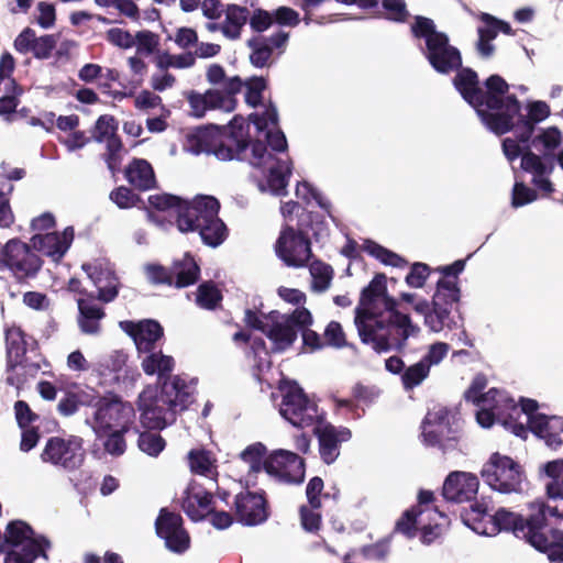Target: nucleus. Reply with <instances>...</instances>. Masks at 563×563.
Segmentation results:
<instances>
[{
    "label": "nucleus",
    "mask_w": 563,
    "mask_h": 563,
    "mask_svg": "<svg viewBox=\"0 0 563 563\" xmlns=\"http://www.w3.org/2000/svg\"><path fill=\"white\" fill-rule=\"evenodd\" d=\"M411 33L416 38H424V56L431 67L439 74L449 75L456 71L453 86L463 100L470 104L485 120H489L494 128L499 129L504 123L503 115L489 114L483 108H497L499 98L510 89L509 84L498 74L488 76L481 82L478 74L471 67H463L462 55L459 48L450 44V38L444 32L437 30L432 19L417 15L411 24Z\"/></svg>",
    "instance_id": "nucleus-1"
},
{
    "label": "nucleus",
    "mask_w": 563,
    "mask_h": 563,
    "mask_svg": "<svg viewBox=\"0 0 563 563\" xmlns=\"http://www.w3.org/2000/svg\"><path fill=\"white\" fill-rule=\"evenodd\" d=\"M387 277L377 273L363 288L355 309V325L361 341L377 352L402 351L409 336L419 332L408 313H401L397 300L387 294Z\"/></svg>",
    "instance_id": "nucleus-2"
},
{
    "label": "nucleus",
    "mask_w": 563,
    "mask_h": 563,
    "mask_svg": "<svg viewBox=\"0 0 563 563\" xmlns=\"http://www.w3.org/2000/svg\"><path fill=\"white\" fill-rule=\"evenodd\" d=\"M194 401L188 385L179 375L158 386H146L139 395L140 422L146 430H163L176 420V412Z\"/></svg>",
    "instance_id": "nucleus-3"
},
{
    "label": "nucleus",
    "mask_w": 563,
    "mask_h": 563,
    "mask_svg": "<svg viewBox=\"0 0 563 563\" xmlns=\"http://www.w3.org/2000/svg\"><path fill=\"white\" fill-rule=\"evenodd\" d=\"M465 264L466 260H456L450 265L434 268V272L441 274V278L437 282L431 302L432 308L427 300H422L413 307L416 312L424 316V324L433 332L444 329L453 330L462 325L461 316L456 320L452 311L461 299L459 275L464 271Z\"/></svg>",
    "instance_id": "nucleus-4"
},
{
    "label": "nucleus",
    "mask_w": 563,
    "mask_h": 563,
    "mask_svg": "<svg viewBox=\"0 0 563 563\" xmlns=\"http://www.w3.org/2000/svg\"><path fill=\"white\" fill-rule=\"evenodd\" d=\"M82 269L92 279L98 292L89 294L88 298L77 299V323L84 334L98 335L102 329L101 321L106 317V311L96 300L104 303L113 301L118 297L120 282L113 273L90 264H84Z\"/></svg>",
    "instance_id": "nucleus-5"
},
{
    "label": "nucleus",
    "mask_w": 563,
    "mask_h": 563,
    "mask_svg": "<svg viewBox=\"0 0 563 563\" xmlns=\"http://www.w3.org/2000/svg\"><path fill=\"white\" fill-rule=\"evenodd\" d=\"M210 200H218L211 196H198L192 200L183 199L172 194H156L148 197V203L157 211L174 210L177 214V228L181 232H195L207 219Z\"/></svg>",
    "instance_id": "nucleus-6"
},
{
    "label": "nucleus",
    "mask_w": 563,
    "mask_h": 563,
    "mask_svg": "<svg viewBox=\"0 0 563 563\" xmlns=\"http://www.w3.org/2000/svg\"><path fill=\"white\" fill-rule=\"evenodd\" d=\"M282 393L279 412L294 427L305 429L316 427L323 420L317 402L308 397L297 382L283 379L278 384Z\"/></svg>",
    "instance_id": "nucleus-7"
},
{
    "label": "nucleus",
    "mask_w": 563,
    "mask_h": 563,
    "mask_svg": "<svg viewBox=\"0 0 563 563\" xmlns=\"http://www.w3.org/2000/svg\"><path fill=\"white\" fill-rule=\"evenodd\" d=\"M43 264L44 261L33 246L19 238L8 240L0 247V272H9L20 284L34 279Z\"/></svg>",
    "instance_id": "nucleus-8"
},
{
    "label": "nucleus",
    "mask_w": 563,
    "mask_h": 563,
    "mask_svg": "<svg viewBox=\"0 0 563 563\" xmlns=\"http://www.w3.org/2000/svg\"><path fill=\"white\" fill-rule=\"evenodd\" d=\"M500 104L497 108H489L486 104L481 106L484 111L486 110L493 115H503L504 123L499 129L494 128L489 120H485L482 115H478L484 125L496 135H504L510 131H515L517 141L523 145H531L532 135L536 131V126L525 119V115L520 113L521 103L517 96L509 93V89L499 98Z\"/></svg>",
    "instance_id": "nucleus-9"
},
{
    "label": "nucleus",
    "mask_w": 563,
    "mask_h": 563,
    "mask_svg": "<svg viewBox=\"0 0 563 563\" xmlns=\"http://www.w3.org/2000/svg\"><path fill=\"white\" fill-rule=\"evenodd\" d=\"M481 475L487 485L503 494L519 493L525 478L522 466L498 452L493 453L483 465Z\"/></svg>",
    "instance_id": "nucleus-10"
},
{
    "label": "nucleus",
    "mask_w": 563,
    "mask_h": 563,
    "mask_svg": "<svg viewBox=\"0 0 563 563\" xmlns=\"http://www.w3.org/2000/svg\"><path fill=\"white\" fill-rule=\"evenodd\" d=\"M86 459L84 440L78 435L51 437L41 453L44 463L54 465L66 472L80 468Z\"/></svg>",
    "instance_id": "nucleus-11"
},
{
    "label": "nucleus",
    "mask_w": 563,
    "mask_h": 563,
    "mask_svg": "<svg viewBox=\"0 0 563 563\" xmlns=\"http://www.w3.org/2000/svg\"><path fill=\"white\" fill-rule=\"evenodd\" d=\"M264 471L276 481L286 484H300L305 479V460L288 450H275L263 462Z\"/></svg>",
    "instance_id": "nucleus-12"
},
{
    "label": "nucleus",
    "mask_w": 563,
    "mask_h": 563,
    "mask_svg": "<svg viewBox=\"0 0 563 563\" xmlns=\"http://www.w3.org/2000/svg\"><path fill=\"white\" fill-rule=\"evenodd\" d=\"M155 531L173 553L183 554L190 548L189 532L184 527L183 517L177 512L162 508L155 520Z\"/></svg>",
    "instance_id": "nucleus-13"
},
{
    "label": "nucleus",
    "mask_w": 563,
    "mask_h": 563,
    "mask_svg": "<svg viewBox=\"0 0 563 563\" xmlns=\"http://www.w3.org/2000/svg\"><path fill=\"white\" fill-rule=\"evenodd\" d=\"M276 255L289 267H303L312 256L310 239L296 234L291 225L283 227L275 243Z\"/></svg>",
    "instance_id": "nucleus-14"
},
{
    "label": "nucleus",
    "mask_w": 563,
    "mask_h": 563,
    "mask_svg": "<svg viewBox=\"0 0 563 563\" xmlns=\"http://www.w3.org/2000/svg\"><path fill=\"white\" fill-rule=\"evenodd\" d=\"M233 514L235 520L247 527L264 523L271 516L269 504L264 492H240L234 496Z\"/></svg>",
    "instance_id": "nucleus-15"
},
{
    "label": "nucleus",
    "mask_w": 563,
    "mask_h": 563,
    "mask_svg": "<svg viewBox=\"0 0 563 563\" xmlns=\"http://www.w3.org/2000/svg\"><path fill=\"white\" fill-rule=\"evenodd\" d=\"M96 407L95 420L101 430L131 428L135 410L130 402L123 401L119 396L102 397Z\"/></svg>",
    "instance_id": "nucleus-16"
},
{
    "label": "nucleus",
    "mask_w": 563,
    "mask_h": 563,
    "mask_svg": "<svg viewBox=\"0 0 563 563\" xmlns=\"http://www.w3.org/2000/svg\"><path fill=\"white\" fill-rule=\"evenodd\" d=\"M189 150L194 154H213L221 161L232 159V150L228 146L220 128L214 124L198 128L187 137Z\"/></svg>",
    "instance_id": "nucleus-17"
},
{
    "label": "nucleus",
    "mask_w": 563,
    "mask_h": 563,
    "mask_svg": "<svg viewBox=\"0 0 563 563\" xmlns=\"http://www.w3.org/2000/svg\"><path fill=\"white\" fill-rule=\"evenodd\" d=\"M313 431L318 439L320 459L328 465L334 463L339 457L341 444L352 438L349 428H338L331 423H318Z\"/></svg>",
    "instance_id": "nucleus-18"
},
{
    "label": "nucleus",
    "mask_w": 563,
    "mask_h": 563,
    "mask_svg": "<svg viewBox=\"0 0 563 563\" xmlns=\"http://www.w3.org/2000/svg\"><path fill=\"white\" fill-rule=\"evenodd\" d=\"M479 487L478 477L472 473L454 471L445 478L442 496L446 501L462 504L476 499Z\"/></svg>",
    "instance_id": "nucleus-19"
},
{
    "label": "nucleus",
    "mask_w": 563,
    "mask_h": 563,
    "mask_svg": "<svg viewBox=\"0 0 563 563\" xmlns=\"http://www.w3.org/2000/svg\"><path fill=\"white\" fill-rule=\"evenodd\" d=\"M505 408L508 412V419L504 420V427L515 435L526 439L528 431L531 429V419L539 415L537 412L538 401L522 397L520 398V407H518L514 399L506 396Z\"/></svg>",
    "instance_id": "nucleus-20"
},
{
    "label": "nucleus",
    "mask_w": 563,
    "mask_h": 563,
    "mask_svg": "<svg viewBox=\"0 0 563 563\" xmlns=\"http://www.w3.org/2000/svg\"><path fill=\"white\" fill-rule=\"evenodd\" d=\"M74 236V228L67 227L63 232L36 233L31 238V242L33 249L58 262L67 253Z\"/></svg>",
    "instance_id": "nucleus-21"
},
{
    "label": "nucleus",
    "mask_w": 563,
    "mask_h": 563,
    "mask_svg": "<svg viewBox=\"0 0 563 563\" xmlns=\"http://www.w3.org/2000/svg\"><path fill=\"white\" fill-rule=\"evenodd\" d=\"M187 100L189 102L191 114L196 118H202L208 110L225 109L230 112L235 107V99L225 98L222 91L209 89L203 95L191 91Z\"/></svg>",
    "instance_id": "nucleus-22"
},
{
    "label": "nucleus",
    "mask_w": 563,
    "mask_h": 563,
    "mask_svg": "<svg viewBox=\"0 0 563 563\" xmlns=\"http://www.w3.org/2000/svg\"><path fill=\"white\" fill-rule=\"evenodd\" d=\"M213 495L201 486H191L185 490L181 508L192 521L203 520L212 509Z\"/></svg>",
    "instance_id": "nucleus-23"
},
{
    "label": "nucleus",
    "mask_w": 563,
    "mask_h": 563,
    "mask_svg": "<svg viewBox=\"0 0 563 563\" xmlns=\"http://www.w3.org/2000/svg\"><path fill=\"white\" fill-rule=\"evenodd\" d=\"M207 207V219L201 223L198 230L202 242L211 247H217L224 242L228 236V228L224 222L219 218L220 202L218 200H210Z\"/></svg>",
    "instance_id": "nucleus-24"
},
{
    "label": "nucleus",
    "mask_w": 563,
    "mask_h": 563,
    "mask_svg": "<svg viewBox=\"0 0 563 563\" xmlns=\"http://www.w3.org/2000/svg\"><path fill=\"white\" fill-rule=\"evenodd\" d=\"M530 431L538 438L543 439L547 445L556 449L563 443L560 437L563 432V418L538 415L531 419Z\"/></svg>",
    "instance_id": "nucleus-25"
},
{
    "label": "nucleus",
    "mask_w": 563,
    "mask_h": 563,
    "mask_svg": "<svg viewBox=\"0 0 563 563\" xmlns=\"http://www.w3.org/2000/svg\"><path fill=\"white\" fill-rule=\"evenodd\" d=\"M7 372L23 367L26 354V334L16 325L5 329Z\"/></svg>",
    "instance_id": "nucleus-26"
},
{
    "label": "nucleus",
    "mask_w": 563,
    "mask_h": 563,
    "mask_svg": "<svg viewBox=\"0 0 563 563\" xmlns=\"http://www.w3.org/2000/svg\"><path fill=\"white\" fill-rule=\"evenodd\" d=\"M456 421L451 415V410L443 406H437L430 409L422 421V437L424 443H434L438 437L449 424Z\"/></svg>",
    "instance_id": "nucleus-27"
},
{
    "label": "nucleus",
    "mask_w": 563,
    "mask_h": 563,
    "mask_svg": "<svg viewBox=\"0 0 563 563\" xmlns=\"http://www.w3.org/2000/svg\"><path fill=\"white\" fill-rule=\"evenodd\" d=\"M124 177L139 191L153 189L156 185L154 169L144 158H133L124 169Z\"/></svg>",
    "instance_id": "nucleus-28"
},
{
    "label": "nucleus",
    "mask_w": 563,
    "mask_h": 563,
    "mask_svg": "<svg viewBox=\"0 0 563 563\" xmlns=\"http://www.w3.org/2000/svg\"><path fill=\"white\" fill-rule=\"evenodd\" d=\"M146 354L141 361L143 372L148 375H157L161 385L164 382H170V375L175 367V360L170 355H165L161 350L144 352Z\"/></svg>",
    "instance_id": "nucleus-29"
},
{
    "label": "nucleus",
    "mask_w": 563,
    "mask_h": 563,
    "mask_svg": "<svg viewBox=\"0 0 563 563\" xmlns=\"http://www.w3.org/2000/svg\"><path fill=\"white\" fill-rule=\"evenodd\" d=\"M229 129V134L223 137L232 150V159H243L250 147L249 124L242 117L235 115L230 121Z\"/></svg>",
    "instance_id": "nucleus-30"
},
{
    "label": "nucleus",
    "mask_w": 563,
    "mask_h": 563,
    "mask_svg": "<svg viewBox=\"0 0 563 563\" xmlns=\"http://www.w3.org/2000/svg\"><path fill=\"white\" fill-rule=\"evenodd\" d=\"M551 538L550 541L543 532H532L529 543L538 551L547 553L550 561L563 562V531L552 529Z\"/></svg>",
    "instance_id": "nucleus-31"
},
{
    "label": "nucleus",
    "mask_w": 563,
    "mask_h": 563,
    "mask_svg": "<svg viewBox=\"0 0 563 563\" xmlns=\"http://www.w3.org/2000/svg\"><path fill=\"white\" fill-rule=\"evenodd\" d=\"M265 335L272 342V353H283L289 350L298 338V330L285 321H274L265 331Z\"/></svg>",
    "instance_id": "nucleus-32"
},
{
    "label": "nucleus",
    "mask_w": 563,
    "mask_h": 563,
    "mask_svg": "<svg viewBox=\"0 0 563 563\" xmlns=\"http://www.w3.org/2000/svg\"><path fill=\"white\" fill-rule=\"evenodd\" d=\"M173 286L185 288L194 285L200 274V268L195 258L186 253L181 260H176L172 264Z\"/></svg>",
    "instance_id": "nucleus-33"
},
{
    "label": "nucleus",
    "mask_w": 563,
    "mask_h": 563,
    "mask_svg": "<svg viewBox=\"0 0 563 563\" xmlns=\"http://www.w3.org/2000/svg\"><path fill=\"white\" fill-rule=\"evenodd\" d=\"M493 522L498 530L511 531L516 537H523L529 542L528 518L525 519L521 515L500 508L493 516Z\"/></svg>",
    "instance_id": "nucleus-34"
},
{
    "label": "nucleus",
    "mask_w": 563,
    "mask_h": 563,
    "mask_svg": "<svg viewBox=\"0 0 563 563\" xmlns=\"http://www.w3.org/2000/svg\"><path fill=\"white\" fill-rule=\"evenodd\" d=\"M250 11L246 7L238 4H228L225 9V21L221 25V32L231 40H238L241 36L242 27L249 20Z\"/></svg>",
    "instance_id": "nucleus-35"
},
{
    "label": "nucleus",
    "mask_w": 563,
    "mask_h": 563,
    "mask_svg": "<svg viewBox=\"0 0 563 563\" xmlns=\"http://www.w3.org/2000/svg\"><path fill=\"white\" fill-rule=\"evenodd\" d=\"M487 386V378L484 374H477L468 388L464 393V399L466 401L473 402L476 406L486 405V402L497 401L498 397L505 396L496 388H490L487 393H483V390Z\"/></svg>",
    "instance_id": "nucleus-36"
},
{
    "label": "nucleus",
    "mask_w": 563,
    "mask_h": 563,
    "mask_svg": "<svg viewBox=\"0 0 563 563\" xmlns=\"http://www.w3.org/2000/svg\"><path fill=\"white\" fill-rule=\"evenodd\" d=\"M164 336V329L161 323L153 319L142 320V327L137 335L135 346L137 352H152L156 343Z\"/></svg>",
    "instance_id": "nucleus-37"
},
{
    "label": "nucleus",
    "mask_w": 563,
    "mask_h": 563,
    "mask_svg": "<svg viewBox=\"0 0 563 563\" xmlns=\"http://www.w3.org/2000/svg\"><path fill=\"white\" fill-rule=\"evenodd\" d=\"M506 396L498 397L497 401L481 405V409L476 412V421L483 428H490L496 421L504 426V420L508 419V412L505 408Z\"/></svg>",
    "instance_id": "nucleus-38"
},
{
    "label": "nucleus",
    "mask_w": 563,
    "mask_h": 563,
    "mask_svg": "<svg viewBox=\"0 0 563 563\" xmlns=\"http://www.w3.org/2000/svg\"><path fill=\"white\" fill-rule=\"evenodd\" d=\"M361 249L368 253L371 256L375 257L384 265H389L394 267H405L408 265L407 260L397 253L384 247L373 240H365L362 244Z\"/></svg>",
    "instance_id": "nucleus-39"
},
{
    "label": "nucleus",
    "mask_w": 563,
    "mask_h": 563,
    "mask_svg": "<svg viewBox=\"0 0 563 563\" xmlns=\"http://www.w3.org/2000/svg\"><path fill=\"white\" fill-rule=\"evenodd\" d=\"M24 93V89L15 79L10 78L5 85V95L0 97V115L7 121H12L11 117L15 113L20 104V97Z\"/></svg>",
    "instance_id": "nucleus-40"
},
{
    "label": "nucleus",
    "mask_w": 563,
    "mask_h": 563,
    "mask_svg": "<svg viewBox=\"0 0 563 563\" xmlns=\"http://www.w3.org/2000/svg\"><path fill=\"white\" fill-rule=\"evenodd\" d=\"M33 528L22 520L10 521L5 527L4 542L11 547H20L35 539Z\"/></svg>",
    "instance_id": "nucleus-41"
},
{
    "label": "nucleus",
    "mask_w": 563,
    "mask_h": 563,
    "mask_svg": "<svg viewBox=\"0 0 563 563\" xmlns=\"http://www.w3.org/2000/svg\"><path fill=\"white\" fill-rule=\"evenodd\" d=\"M291 174L287 162L277 159L276 164L268 169L267 183L271 190L276 195L285 194L288 185V176Z\"/></svg>",
    "instance_id": "nucleus-42"
},
{
    "label": "nucleus",
    "mask_w": 563,
    "mask_h": 563,
    "mask_svg": "<svg viewBox=\"0 0 563 563\" xmlns=\"http://www.w3.org/2000/svg\"><path fill=\"white\" fill-rule=\"evenodd\" d=\"M221 290L213 282H205L197 289V305L207 310H214L222 301Z\"/></svg>",
    "instance_id": "nucleus-43"
},
{
    "label": "nucleus",
    "mask_w": 563,
    "mask_h": 563,
    "mask_svg": "<svg viewBox=\"0 0 563 563\" xmlns=\"http://www.w3.org/2000/svg\"><path fill=\"white\" fill-rule=\"evenodd\" d=\"M545 159L547 157L542 158L534 154L531 151L530 145H527L526 151L522 153L521 157V168L526 173L532 174L533 177H542L549 175L553 169V165L550 164V166H548Z\"/></svg>",
    "instance_id": "nucleus-44"
},
{
    "label": "nucleus",
    "mask_w": 563,
    "mask_h": 563,
    "mask_svg": "<svg viewBox=\"0 0 563 563\" xmlns=\"http://www.w3.org/2000/svg\"><path fill=\"white\" fill-rule=\"evenodd\" d=\"M249 47L252 49L250 54V62L257 68H263L268 65L273 55L272 46L267 43L266 37H253L247 42Z\"/></svg>",
    "instance_id": "nucleus-45"
},
{
    "label": "nucleus",
    "mask_w": 563,
    "mask_h": 563,
    "mask_svg": "<svg viewBox=\"0 0 563 563\" xmlns=\"http://www.w3.org/2000/svg\"><path fill=\"white\" fill-rule=\"evenodd\" d=\"M134 431L139 433V449L147 455L156 457L165 449L166 441L161 434L150 431L139 432L136 428H134Z\"/></svg>",
    "instance_id": "nucleus-46"
},
{
    "label": "nucleus",
    "mask_w": 563,
    "mask_h": 563,
    "mask_svg": "<svg viewBox=\"0 0 563 563\" xmlns=\"http://www.w3.org/2000/svg\"><path fill=\"white\" fill-rule=\"evenodd\" d=\"M536 508L537 510L528 517L529 533L542 532V529L548 525V515L556 518L562 517L556 507H550L544 503H538Z\"/></svg>",
    "instance_id": "nucleus-47"
},
{
    "label": "nucleus",
    "mask_w": 563,
    "mask_h": 563,
    "mask_svg": "<svg viewBox=\"0 0 563 563\" xmlns=\"http://www.w3.org/2000/svg\"><path fill=\"white\" fill-rule=\"evenodd\" d=\"M22 545L19 553L23 560L27 561V563H34L38 556L47 559L46 551L51 548V541L45 536H37Z\"/></svg>",
    "instance_id": "nucleus-48"
},
{
    "label": "nucleus",
    "mask_w": 563,
    "mask_h": 563,
    "mask_svg": "<svg viewBox=\"0 0 563 563\" xmlns=\"http://www.w3.org/2000/svg\"><path fill=\"white\" fill-rule=\"evenodd\" d=\"M461 438V429L457 421H453L452 424L448 426V429H444L441 432V435L438 437L437 442L434 443H426L430 446H438L443 453L452 452L457 450V445Z\"/></svg>",
    "instance_id": "nucleus-49"
},
{
    "label": "nucleus",
    "mask_w": 563,
    "mask_h": 563,
    "mask_svg": "<svg viewBox=\"0 0 563 563\" xmlns=\"http://www.w3.org/2000/svg\"><path fill=\"white\" fill-rule=\"evenodd\" d=\"M429 373L430 368L421 360L418 363L405 368L404 373L401 374V383L404 388L406 390H411L419 386L429 376Z\"/></svg>",
    "instance_id": "nucleus-50"
},
{
    "label": "nucleus",
    "mask_w": 563,
    "mask_h": 563,
    "mask_svg": "<svg viewBox=\"0 0 563 563\" xmlns=\"http://www.w3.org/2000/svg\"><path fill=\"white\" fill-rule=\"evenodd\" d=\"M266 446L261 442H256L246 446L241 452L240 456L245 463L250 464L252 472L260 473L261 471H264L263 462L264 457H266Z\"/></svg>",
    "instance_id": "nucleus-51"
},
{
    "label": "nucleus",
    "mask_w": 563,
    "mask_h": 563,
    "mask_svg": "<svg viewBox=\"0 0 563 563\" xmlns=\"http://www.w3.org/2000/svg\"><path fill=\"white\" fill-rule=\"evenodd\" d=\"M484 26H479L477 29L478 41L476 44V48L481 56L487 58L494 54L495 46L492 44V41L495 40L498 35L495 25L490 22H484Z\"/></svg>",
    "instance_id": "nucleus-52"
},
{
    "label": "nucleus",
    "mask_w": 563,
    "mask_h": 563,
    "mask_svg": "<svg viewBox=\"0 0 563 563\" xmlns=\"http://www.w3.org/2000/svg\"><path fill=\"white\" fill-rule=\"evenodd\" d=\"M115 132H118V121L115 118L110 114H102L97 119L91 130V139L98 143H102Z\"/></svg>",
    "instance_id": "nucleus-53"
},
{
    "label": "nucleus",
    "mask_w": 563,
    "mask_h": 563,
    "mask_svg": "<svg viewBox=\"0 0 563 563\" xmlns=\"http://www.w3.org/2000/svg\"><path fill=\"white\" fill-rule=\"evenodd\" d=\"M422 514L419 506L407 509L396 522V531L407 538H413L417 534V519Z\"/></svg>",
    "instance_id": "nucleus-54"
},
{
    "label": "nucleus",
    "mask_w": 563,
    "mask_h": 563,
    "mask_svg": "<svg viewBox=\"0 0 563 563\" xmlns=\"http://www.w3.org/2000/svg\"><path fill=\"white\" fill-rule=\"evenodd\" d=\"M131 428H119L117 430L107 431V438L103 442L104 451L113 456H120L124 454L126 450V443L124 434L130 431Z\"/></svg>",
    "instance_id": "nucleus-55"
},
{
    "label": "nucleus",
    "mask_w": 563,
    "mask_h": 563,
    "mask_svg": "<svg viewBox=\"0 0 563 563\" xmlns=\"http://www.w3.org/2000/svg\"><path fill=\"white\" fill-rule=\"evenodd\" d=\"M382 5L385 10L383 18L388 21L405 23L410 15L405 0H383Z\"/></svg>",
    "instance_id": "nucleus-56"
},
{
    "label": "nucleus",
    "mask_w": 563,
    "mask_h": 563,
    "mask_svg": "<svg viewBox=\"0 0 563 563\" xmlns=\"http://www.w3.org/2000/svg\"><path fill=\"white\" fill-rule=\"evenodd\" d=\"M562 142L561 131L556 126H550L531 140V145L538 148L541 144L547 152H552L560 146Z\"/></svg>",
    "instance_id": "nucleus-57"
},
{
    "label": "nucleus",
    "mask_w": 563,
    "mask_h": 563,
    "mask_svg": "<svg viewBox=\"0 0 563 563\" xmlns=\"http://www.w3.org/2000/svg\"><path fill=\"white\" fill-rule=\"evenodd\" d=\"M188 462L191 472L199 475H207L212 467L210 452L205 449L189 451Z\"/></svg>",
    "instance_id": "nucleus-58"
},
{
    "label": "nucleus",
    "mask_w": 563,
    "mask_h": 563,
    "mask_svg": "<svg viewBox=\"0 0 563 563\" xmlns=\"http://www.w3.org/2000/svg\"><path fill=\"white\" fill-rule=\"evenodd\" d=\"M323 342L325 346L342 349L347 345L345 333L340 322L330 321L323 332Z\"/></svg>",
    "instance_id": "nucleus-59"
},
{
    "label": "nucleus",
    "mask_w": 563,
    "mask_h": 563,
    "mask_svg": "<svg viewBox=\"0 0 563 563\" xmlns=\"http://www.w3.org/2000/svg\"><path fill=\"white\" fill-rule=\"evenodd\" d=\"M431 267L422 262H416L410 265V271L405 277L406 284L411 288H422L430 276Z\"/></svg>",
    "instance_id": "nucleus-60"
},
{
    "label": "nucleus",
    "mask_w": 563,
    "mask_h": 563,
    "mask_svg": "<svg viewBox=\"0 0 563 563\" xmlns=\"http://www.w3.org/2000/svg\"><path fill=\"white\" fill-rule=\"evenodd\" d=\"M245 102L256 108L262 103L263 91L266 89L267 84L263 77H253L246 84Z\"/></svg>",
    "instance_id": "nucleus-61"
},
{
    "label": "nucleus",
    "mask_w": 563,
    "mask_h": 563,
    "mask_svg": "<svg viewBox=\"0 0 563 563\" xmlns=\"http://www.w3.org/2000/svg\"><path fill=\"white\" fill-rule=\"evenodd\" d=\"M57 45V35L45 34L36 38L30 53L37 59H47Z\"/></svg>",
    "instance_id": "nucleus-62"
},
{
    "label": "nucleus",
    "mask_w": 563,
    "mask_h": 563,
    "mask_svg": "<svg viewBox=\"0 0 563 563\" xmlns=\"http://www.w3.org/2000/svg\"><path fill=\"white\" fill-rule=\"evenodd\" d=\"M145 273L147 279L154 285L173 286L172 265L166 267L161 264H148Z\"/></svg>",
    "instance_id": "nucleus-63"
},
{
    "label": "nucleus",
    "mask_w": 563,
    "mask_h": 563,
    "mask_svg": "<svg viewBox=\"0 0 563 563\" xmlns=\"http://www.w3.org/2000/svg\"><path fill=\"white\" fill-rule=\"evenodd\" d=\"M110 199L120 208L129 209L141 200L140 196L134 194L133 190L125 186H120L110 192Z\"/></svg>",
    "instance_id": "nucleus-64"
}]
</instances>
